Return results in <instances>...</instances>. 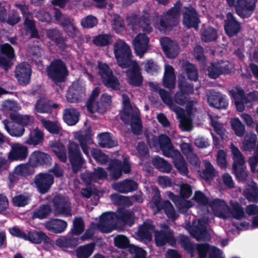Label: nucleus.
<instances>
[{
    "instance_id": "53",
    "label": "nucleus",
    "mask_w": 258,
    "mask_h": 258,
    "mask_svg": "<svg viewBox=\"0 0 258 258\" xmlns=\"http://www.w3.org/2000/svg\"><path fill=\"white\" fill-rule=\"evenodd\" d=\"M51 207L49 205H43L35 210L32 214L33 218L43 219L46 218L51 213Z\"/></svg>"
},
{
    "instance_id": "4",
    "label": "nucleus",
    "mask_w": 258,
    "mask_h": 258,
    "mask_svg": "<svg viewBox=\"0 0 258 258\" xmlns=\"http://www.w3.org/2000/svg\"><path fill=\"white\" fill-rule=\"evenodd\" d=\"M180 15L179 9L175 7L167 13L159 17L155 16L153 19L154 26L160 31H165L169 27L175 25Z\"/></svg>"
},
{
    "instance_id": "54",
    "label": "nucleus",
    "mask_w": 258,
    "mask_h": 258,
    "mask_svg": "<svg viewBox=\"0 0 258 258\" xmlns=\"http://www.w3.org/2000/svg\"><path fill=\"white\" fill-rule=\"evenodd\" d=\"M11 118L13 121L19 122L21 125H29L32 124L34 121L33 117L27 115L11 114Z\"/></svg>"
},
{
    "instance_id": "38",
    "label": "nucleus",
    "mask_w": 258,
    "mask_h": 258,
    "mask_svg": "<svg viewBox=\"0 0 258 258\" xmlns=\"http://www.w3.org/2000/svg\"><path fill=\"white\" fill-rule=\"evenodd\" d=\"M175 84V75L174 69L169 64L165 66L164 76L163 78V85L167 88H173Z\"/></svg>"
},
{
    "instance_id": "9",
    "label": "nucleus",
    "mask_w": 258,
    "mask_h": 258,
    "mask_svg": "<svg viewBox=\"0 0 258 258\" xmlns=\"http://www.w3.org/2000/svg\"><path fill=\"white\" fill-rule=\"evenodd\" d=\"M46 71L48 77L55 83L64 81L68 73L65 65L60 60L52 62Z\"/></svg>"
},
{
    "instance_id": "57",
    "label": "nucleus",
    "mask_w": 258,
    "mask_h": 258,
    "mask_svg": "<svg viewBox=\"0 0 258 258\" xmlns=\"http://www.w3.org/2000/svg\"><path fill=\"white\" fill-rule=\"evenodd\" d=\"M209 117L211 120V125L214 127L217 133L221 137V138L224 139V136L226 133V130L223 125L218 121L217 116H213L211 115H209Z\"/></svg>"
},
{
    "instance_id": "23",
    "label": "nucleus",
    "mask_w": 258,
    "mask_h": 258,
    "mask_svg": "<svg viewBox=\"0 0 258 258\" xmlns=\"http://www.w3.org/2000/svg\"><path fill=\"white\" fill-rule=\"evenodd\" d=\"M197 249L200 258H205L207 252H209L210 258H224L222 251L208 244H198L197 245Z\"/></svg>"
},
{
    "instance_id": "24",
    "label": "nucleus",
    "mask_w": 258,
    "mask_h": 258,
    "mask_svg": "<svg viewBox=\"0 0 258 258\" xmlns=\"http://www.w3.org/2000/svg\"><path fill=\"white\" fill-rule=\"evenodd\" d=\"M85 96L84 87L79 86L77 83H73L69 88L67 94V99L70 102H77L81 101Z\"/></svg>"
},
{
    "instance_id": "44",
    "label": "nucleus",
    "mask_w": 258,
    "mask_h": 258,
    "mask_svg": "<svg viewBox=\"0 0 258 258\" xmlns=\"http://www.w3.org/2000/svg\"><path fill=\"white\" fill-rule=\"evenodd\" d=\"M230 150L233 160V168H236V166L243 165L245 164L244 158L238 148L231 144Z\"/></svg>"
},
{
    "instance_id": "64",
    "label": "nucleus",
    "mask_w": 258,
    "mask_h": 258,
    "mask_svg": "<svg viewBox=\"0 0 258 258\" xmlns=\"http://www.w3.org/2000/svg\"><path fill=\"white\" fill-rule=\"evenodd\" d=\"M106 176L107 173L106 171L103 168L98 167L94 170L89 181L86 180V181L88 183L90 181H96L97 179H104Z\"/></svg>"
},
{
    "instance_id": "5",
    "label": "nucleus",
    "mask_w": 258,
    "mask_h": 258,
    "mask_svg": "<svg viewBox=\"0 0 258 258\" xmlns=\"http://www.w3.org/2000/svg\"><path fill=\"white\" fill-rule=\"evenodd\" d=\"M113 51L118 64L121 68H126L129 63L134 61L131 59L130 46L122 40H117L114 43Z\"/></svg>"
},
{
    "instance_id": "27",
    "label": "nucleus",
    "mask_w": 258,
    "mask_h": 258,
    "mask_svg": "<svg viewBox=\"0 0 258 258\" xmlns=\"http://www.w3.org/2000/svg\"><path fill=\"white\" fill-rule=\"evenodd\" d=\"M149 38L144 34L138 35L133 41V44L137 54L141 57L148 48Z\"/></svg>"
},
{
    "instance_id": "10",
    "label": "nucleus",
    "mask_w": 258,
    "mask_h": 258,
    "mask_svg": "<svg viewBox=\"0 0 258 258\" xmlns=\"http://www.w3.org/2000/svg\"><path fill=\"white\" fill-rule=\"evenodd\" d=\"M147 140L149 145L151 147H155L158 144L163 155L166 157L171 156L172 154L177 151L173 148L170 139L166 135H162L160 136L158 139L154 137H152L150 139L148 137Z\"/></svg>"
},
{
    "instance_id": "37",
    "label": "nucleus",
    "mask_w": 258,
    "mask_h": 258,
    "mask_svg": "<svg viewBox=\"0 0 258 258\" xmlns=\"http://www.w3.org/2000/svg\"><path fill=\"white\" fill-rule=\"evenodd\" d=\"M169 157L173 160L174 164L176 169L183 175H186L188 172L186 164L180 153L177 150L171 154Z\"/></svg>"
},
{
    "instance_id": "63",
    "label": "nucleus",
    "mask_w": 258,
    "mask_h": 258,
    "mask_svg": "<svg viewBox=\"0 0 258 258\" xmlns=\"http://www.w3.org/2000/svg\"><path fill=\"white\" fill-rule=\"evenodd\" d=\"M24 26L26 30L31 34L32 37H37L38 36L37 31L36 29L34 23L29 17H26L24 21Z\"/></svg>"
},
{
    "instance_id": "49",
    "label": "nucleus",
    "mask_w": 258,
    "mask_h": 258,
    "mask_svg": "<svg viewBox=\"0 0 258 258\" xmlns=\"http://www.w3.org/2000/svg\"><path fill=\"white\" fill-rule=\"evenodd\" d=\"M153 164L160 171L163 172L168 173L171 170V165L164 159L157 157L152 161Z\"/></svg>"
},
{
    "instance_id": "59",
    "label": "nucleus",
    "mask_w": 258,
    "mask_h": 258,
    "mask_svg": "<svg viewBox=\"0 0 258 258\" xmlns=\"http://www.w3.org/2000/svg\"><path fill=\"white\" fill-rule=\"evenodd\" d=\"M35 109L39 113H48L51 111V106L45 99L40 98L36 103Z\"/></svg>"
},
{
    "instance_id": "25",
    "label": "nucleus",
    "mask_w": 258,
    "mask_h": 258,
    "mask_svg": "<svg viewBox=\"0 0 258 258\" xmlns=\"http://www.w3.org/2000/svg\"><path fill=\"white\" fill-rule=\"evenodd\" d=\"M163 49L166 56L169 58H174L179 52V47L175 42L167 37H163L160 39Z\"/></svg>"
},
{
    "instance_id": "19",
    "label": "nucleus",
    "mask_w": 258,
    "mask_h": 258,
    "mask_svg": "<svg viewBox=\"0 0 258 258\" xmlns=\"http://www.w3.org/2000/svg\"><path fill=\"white\" fill-rule=\"evenodd\" d=\"M31 74V67L27 63H22L16 68L15 76L21 85H26L29 83Z\"/></svg>"
},
{
    "instance_id": "45",
    "label": "nucleus",
    "mask_w": 258,
    "mask_h": 258,
    "mask_svg": "<svg viewBox=\"0 0 258 258\" xmlns=\"http://www.w3.org/2000/svg\"><path fill=\"white\" fill-rule=\"evenodd\" d=\"M43 140V133L36 128L30 132L29 138L25 141L28 145H36L40 143Z\"/></svg>"
},
{
    "instance_id": "6",
    "label": "nucleus",
    "mask_w": 258,
    "mask_h": 258,
    "mask_svg": "<svg viewBox=\"0 0 258 258\" xmlns=\"http://www.w3.org/2000/svg\"><path fill=\"white\" fill-rule=\"evenodd\" d=\"M151 188L154 197L150 202V206L153 213L155 214L159 212L162 206L168 218L173 220L175 219L177 217V214L175 212L174 208L171 204L168 201H165L161 203L160 201V195L159 190L156 187L152 186Z\"/></svg>"
},
{
    "instance_id": "3",
    "label": "nucleus",
    "mask_w": 258,
    "mask_h": 258,
    "mask_svg": "<svg viewBox=\"0 0 258 258\" xmlns=\"http://www.w3.org/2000/svg\"><path fill=\"white\" fill-rule=\"evenodd\" d=\"M122 102L124 108L121 114L122 120L125 123L131 124L134 134L137 135L141 134L142 125L138 109L131 105L129 98L126 95H122Z\"/></svg>"
},
{
    "instance_id": "55",
    "label": "nucleus",
    "mask_w": 258,
    "mask_h": 258,
    "mask_svg": "<svg viewBox=\"0 0 258 258\" xmlns=\"http://www.w3.org/2000/svg\"><path fill=\"white\" fill-rule=\"evenodd\" d=\"M112 36L110 34H101L95 36L93 43L97 46H103L111 43Z\"/></svg>"
},
{
    "instance_id": "50",
    "label": "nucleus",
    "mask_w": 258,
    "mask_h": 258,
    "mask_svg": "<svg viewBox=\"0 0 258 258\" xmlns=\"http://www.w3.org/2000/svg\"><path fill=\"white\" fill-rule=\"evenodd\" d=\"M244 195L249 201H254L258 199V188L255 183L248 185L244 190Z\"/></svg>"
},
{
    "instance_id": "61",
    "label": "nucleus",
    "mask_w": 258,
    "mask_h": 258,
    "mask_svg": "<svg viewBox=\"0 0 258 258\" xmlns=\"http://www.w3.org/2000/svg\"><path fill=\"white\" fill-rule=\"evenodd\" d=\"M149 15L147 13H145L139 23L136 25V28L140 26L142 28L143 30L146 32H150L152 31V27L150 26V20L148 19Z\"/></svg>"
},
{
    "instance_id": "11",
    "label": "nucleus",
    "mask_w": 258,
    "mask_h": 258,
    "mask_svg": "<svg viewBox=\"0 0 258 258\" xmlns=\"http://www.w3.org/2000/svg\"><path fill=\"white\" fill-rule=\"evenodd\" d=\"M99 73L104 85L113 89L119 88V83L117 78L113 76L108 66L102 62L98 63Z\"/></svg>"
},
{
    "instance_id": "56",
    "label": "nucleus",
    "mask_w": 258,
    "mask_h": 258,
    "mask_svg": "<svg viewBox=\"0 0 258 258\" xmlns=\"http://www.w3.org/2000/svg\"><path fill=\"white\" fill-rule=\"evenodd\" d=\"M40 120L43 126L49 132L52 134H58L60 132L61 128L57 124V122L50 121L49 120H46L43 118H41Z\"/></svg>"
},
{
    "instance_id": "18",
    "label": "nucleus",
    "mask_w": 258,
    "mask_h": 258,
    "mask_svg": "<svg viewBox=\"0 0 258 258\" xmlns=\"http://www.w3.org/2000/svg\"><path fill=\"white\" fill-rule=\"evenodd\" d=\"M256 0H237L235 7L237 14L242 18L251 15L254 11Z\"/></svg>"
},
{
    "instance_id": "51",
    "label": "nucleus",
    "mask_w": 258,
    "mask_h": 258,
    "mask_svg": "<svg viewBox=\"0 0 258 258\" xmlns=\"http://www.w3.org/2000/svg\"><path fill=\"white\" fill-rule=\"evenodd\" d=\"M256 135L254 133L247 134L243 142L242 148L245 151H251L254 147Z\"/></svg>"
},
{
    "instance_id": "46",
    "label": "nucleus",
    "mask_w": 258,
    "mask_h": 258,
    "mask_svg": "<svg viewBox=\"0 0 258 258\" xmlns=\"http://www.w3.org/2000/svg\"><path fill=\"white\" fill-rule=\"evenodd\" d=\"M52 150L57 157L62 162H66L67 159L66 151L64 146L59 142H56L51 145Z\"/></svg>"
},
{
    "instance_id": "20",
    "label": "nucleus",
    "mask_w": 258,
    "mask_h": 258,
    "mask_svg": "<svg viewBox=\"0 0 258 258\" xmlns=\"http://www.w3.org/2000/svg\"><path fill=\"white\" fill-rule=\"evenodd\" d=\"M11 150L9 154V159L10 160H25L28 155V148L20 144L14 143L11 145Z\"/></svg>"
},
{
    "instance_id": "39",
    "label": "nucleus",
    "mask_w": 258,
    "mask_h": 258,
    "mask_svg": "<svg viewBox=\"0 0 258 258\" xmlns=\"http://www.w3.org/2000/svg\"><path fill=\"white\" fill-rule=\"evenodd\" d=\"M112 187L115 190L127 193L137 189V184L133 181L125 180L121 182L113 184Z\"/></svg>"
},
{
    "instance_id": "62",
    "label": "nucleus",
    "mask_w": 258,
    "mask_h": 258,
    "mask_svg": "<svg viewBox=\"0 0 258 258\" xmlns=\"http://www.w3.org/2000/svg\"><path fill=\"white\" fill-rule=\"evenodd\" d=\"M233 172L237 179L240 181L246 180L247 177V173L244 164L242 166H236V168H233Z\"/></svg>"
},
{
    "instance_id": "52",
    "label": "nucleus",
    "mask_w": 258,
    "mask_h": 258,
    "mask_svg": "<svg viewBox=\"0 0 258 258\" xmlns=\"http://www.w3.org/2000/svg\"><path fill=\"white\" fill-rule=\"evenodd\" d=\"M231 125L235 134L238 137H242L245 133V126L238 118H233L231 119Z\"/></svg>"
},
{
    "instance_id": "16",
    "label": "nucleus",
    "mask_w": 258,
    "mask_h": 258,
    "mask_svg": "<svg viewBox=\"0 0 258 258\" xmlns=\"http://www.w3.org/2000/svg\"><path fill=\"white\" fill-rule=\"evenodd\" d=\"M52 202L54 205V212L55 216L59 215H71L70 204L68 198L61 195H58L54 197Z\"/></svg>"
},
{
    "instance_id": "28",
    "label": "nucleus",
    "mask_w": 258,
    "mask_h": 258,
    "mask_svg": "<svg viewBox=\"0 0 258 258\" xmlns=\"http://www.w3.org/2000/svg\"><path fill=\"white\" fill-rule=\"evenodd\" d=\"M229 66L230 64L228 62L225 61L211 64L208 68L209 77L213 79H216L221 74L228 73Z\"/></svg>"
},
{
    "instance_id": "29",
    "label": "nucleus",
    "mask_w": 258,
    "mask_h": 258,
    "mask_svg": "<svg viewBox=\"0 0 258 258\" xmlns=\"http://www.w3.org/2000/svg\"><path fill=\"white\" fill-rule=\"evenodd\" d=\"M199 20L194 9L186 8L183 14V23L187 28L197 29Z\"/></svg>"
},
{
    "instance_id": "41",
    "label": "nucleus",
    "mask_w": 258,
    "mask_h": 258,
    "mask_svg": "<svg viewBox=\"0 0 258 258\" xmlns=\"http://www.w3.org/2000/svg\"><path fill=\"white\" fill-rule=\"evenodd\" d=\"M50 159V158L47 154L43 152L35 151L31 154L30 162L33 166H36L48 163Z\"/></svg>"
},
{
    "instance_id": "33",
    "label": "nucleus",
    "mask_w": 258,
    "mask_h": 258,
    "mask_svg": "<svg viewBox=\"0 0 258 258\" xmlns=\"http://www.w3.org/2000/svg\"><path fill=\"white\" fill-rule=\"evenodd\" d=\"M1 50L3 54L7 56V58L0 56V66L7 69L11 65L10 59L14 56V49L10 44L5 43L1 46Z\"/></svg>"
},
{
    "instance_id": "58",
    "label": "nucleus",
    "mask_w": 258,
    "mask_h": 258,
    "mask_svg": "<svg viewBox=\"0 0 258 258\" xmlns=\"http://www.w3.org/2000/svg\"><path fill=\"white\" fill-rule=\"evenodd\" d=\"M192 200L196 202L199 206H209V203L211 199L206 196L201 191H196L192 198Z\"/></svg>"
},
{
    "instance_id": "36",
    "label": "nucleus",
    "mask_w": 258,
    "mask_h": 258,
    "mask_svg": "<svg viewBox=\"0 0 258 258\" xmlns=\"http://www.w3.org/2000/svg\"><path fill=\"white\" fill-rule=\"evenodd\" d=\"M154 227L148 223H144L139 230L136 232L137 238L142 241H151L152 233L154 231Z\"/></svg>"
},
{
    "instance_id": "22",
    "label": "nucleus",
    "mask_w": 258,
    "mask_h": 258,
    "mask_svg": "<svg viewBox=\"0 0 258 258\" xmlns=\"http://www.w3.org/2000/svg\"><path fill=\"white\" fill-rule=\"evenodd\" d=\"M24 240L37 244H40L42 242L50 245L53 244V241L45 233L35 230L29 231L27 234L26 233V237Z\"/></svg>"
},
{
    "instance_id": "12",
    "label": "nucleus",
    "mask_w": 258,
    "mask_h": 258,
    "mask_svg": "<svg viewBox=\"0 0 258 258\" xmlns=\"http://www.w3.org/2000/svg\"><path fill=\"white\" fill-rule=\"evenodd\" d=\"M69 159L72 163L73 170L76 172L84 163V159L77 143L70 142L68 145Z\"/></svg>"
},
{
    "instance_id": "7",
    "label": "nucleus",
    "mask_w": 258,
    "mask_h": 258,
    "mask_svg": "<svg viewBox=\"0 0 258 258\" xmlns=\"http://www.w3.org/2000/svg\"><path fill=\"white\" fill-rule=\"evenodd\" d=\"M229 93L233 98L237 110L239 112H242L244 110L245 104L258 100V92L249 93L246 97L243 90L240 87H236L230 90Z\"/></svg>"
},
{
    "instance_id": "35",
    "label": "nucleus",
    "mask_w": 258,
    "mask_h": 258,
    "mask_svg": "<svg viewBox=\"0 0 258 258\" xmlns=\"http://www.w3.org/2000/svg\"><path fill=\"white\" fill-rule=\"evenodd\" d=\"M208 101L211 106L218 108H225L228 105L226 97L218 92L211 93Z\"/></svg>"
},
{
    "instance_id": "26",
    "label": "nucleus",
    "mask_w": 258,
    "mask_h": 258,
    "mask_svg": "<svg viewBox=\"0 0 258 258\" xmlns=\"http://www.w3.org/2000/svg\"><path fill=\"white\" fill-rule=\"evenodd\" d=\"M224 28L226 34L229 36L232 37L240 32L241 26L240 24L234 18L233 15L229 13L227 15Z\"/></svg>"
},
{
    "instance_id": "21",
    "label": "nucleus",
    "mask_w": 258,
    "mask_h": 258,
    "mask_svg": "<svg viewBox=\"0 0 258 258\" xmlns=\"http://www.w3.org/2000/svg\"><path fill=\"white\" fill-rule=\"evenodd\" d=\"M127 68H129L126 72L128 82L133 86H140L142 83L143 79L137 62H131Z\"/></svg>"
},
{
    "instance_id": "31",
    "label": "nucleus",
    "mask_w": 258,
    "mask_h": 258,
    "mask_svg": "<svg viewBox=\"0 0 258 258\" xmlns=\"http://www.w3.org/2000/svg\"><path fill=\"white\" fill-rule=\"evenodd\" d=\"M165 229L164 231H155V239L156 244L157 246H160L168 242H172L173 241V235L166 225L162 226Z\"/></svg>"
},
{
    "instance_id": "2",
    "label": "nucleus",
    "mask_w": 258,
    "mask_h": 258,
    "mask_svg": "<svg viewBox=\"0 0 258 258\" xmlns=\"http://www.w3.org/2000/svg\"><path fill=\"white\" fill-rule=\"evenodd\" d=\"M134 221L132 213L125 210L118 211L117 214L107 212L103 214L97 224V227L102 232L109 233L112 231L117 224L123 223L131 226Z\"/></svg>"
},
{
    "instance_id": "42",
    "label": "nucleus",
    "mask_w": 258,
    "mask_h": 258,
    "mask_svg": "<svg viewBox=\"0 0 258 258\" xmlns=\"http://www.w3.org/2000/svg\"><path fill=\"white\" fill-rule=\"evenodd\" d=\"M204 169L201 174L203 178L207 181H210L217 175V172L211 163L208 160H204Z\"/></svg>"
},
{
    "instance_id": "40",
    "label": "nucleus",
    "mask_w": 258,
    "mask_h": 258,
    "mask_svg": "<svg viewBox=\"0 0 258 258\" xmlns=\"http://www.w3.org/2000/svg\"><path fill=\"white\" fill-rule=\"evenodd\" d=\"M98 144L103 148H110L117 145L115 138L108 133H103L98 136Z\"/></svg>"
},
{
    "instance_id": "60",
    "label": "nucleus",
    "mask_w": 258,
    "mask_h": 258,
    "mask_svg": "<svg viewBox=\"0 0 258 258\" xmlns=\"http://www.w3.org/2000/svg\"><path fill=\"white\" fill-rule=\"evenodd\" d=\"M232 206V211H230V215L236 219H241L244 216V211L242 207L237 202H230Z\"/></svg>"
},
{
    "instance_id": "15",
    "label": "nucleus",
    "mask_w": 258,
    "mask_h": 258,
    "mask_svg": "<svg viewBox=\"0 0 258 258\" xmlns=\"http://www.w3.org/2000/svg\"><path fill=\"white\" fill-rule=\"evenodd\" d=\"M209 207L214 215L217 217L226 219L230 216L229 208L223 200L211 198Z\"/></svg>"
},
{
    "instance_id": "1",
    "label": "nucleus",
    "mask_w": 258,
    "mask_h": 258,
    "mask_svg": "<svg viewBox=\"0 0 258 258\" xmlns=\"http://www.w3.org/2000/svg\"><path fill=\"white\" fill-rule=\"evenodd\" d=\"M180 91L177 92L173 101L170 98L169 94L164 90L159 89V93L163 101L170 108L174 111L178 118L180 119V127L183 131H190L192 128V118L196 109L192 106L186 107V111H184L181 108L175 105V103L179 105H183L186 101L185 94H188L192 92L193 86H184L181 82L179 83Z\"/></svg>"
},
{
    "instance_id": "43",
    "label": "nucleus",
    "mask_w": 258,
    "mask_h": 258,
    "mask_svg": "<svg viewBox=\"0 0 258 258\" xmlns=\"http://www.w3.org/2000/svg\"><path fill=\"white\" fill-rule=\"evenodd\" d=\"M79 112L74 108H68L63 111V119L70 125L75 124L79 120Z\"/></svg>"
},
{
    "instance_id": "13",
    "label": "nucleus",
    "mask_w": 258,
    "mask_h": 258,
    "mask_svg": "<svg viewBox=\"0 0 258 258\" xmlns=\"http://www.w3.org/2000/svg\"><path fill=\"white\" fill-rule=\"evenodd\" d=\"M208 222V219L194 221L192 226L186 225V228L198 240L205 239L207 238V225Z\"/></svg>"
},
{
    "instance_id": "17",
    "label": "nucleus",
    "mask_w": 258,
    "mask_h": 258,
    "mask_svg": "<svg viewBox=\"0 0 258 258\" xmlns=\"http://www.w3.org/2000/svg\"><path fill=\"white\" fill-rule=\"evenodd\" d=\"M53 181V176L47 173H39L35 176L34 180L38 190L43 194L48 192Z\"/></svg>"
},
{
    "instance_id": "47",
    "label": "nucleus",
    "mask_w": 258,
    "mask_h": 258,
    "mask_svg": "<svg viewBox=\"0 0 258 258\" xmlns=\"http://www.w3.org/2000/svg\"><path fill=\"white\" fill-rule=\"evenodd\" d=\"M15 170L16 175L22 177L28 176L34 172L33 166L29 164H21L17 165Z\"/></svg>"
},
{
    "instance_id": "32",
    "label": "nucleus",
    "mask_w": 258,
    "mask_h": 258,
    "mask_svg": "<svg viewBox=\"0 0 258 258\" xmlns=\"http://www.w3.org/2000/svg\"><path fill=\"white\" fill-rule=\"evenodd\" d=\"M74 138L79 142L84 153L89 157L90 146L93 143L90 137L85 136L82 132L80 131L75 133Z\"/></svg>"
},
{
    "instance_id": "48",
    "label": "nucleus",
    "mask_w": 258,
    "mask_h": 258,
    "mask_svg": "<svg viewBox=\"0 0 258 258\" xmlns=\"http://www.w3.org/2000/svg\"><path fill=\"white\" fill-rule=\"evenodd\" d=\"M94 249V244L92 243L80 246L76 250L78 258H88L92 253Z\"/></svg>"
},
{
    "instance_id": "8",
    "label": "nucleus",
    "mask_w": 258,
    "mask_h": 258,
    "mask_svg": "<svg viewBox=\"0 0 258 258\" xmlns=\"http://www.w3.org/2000/svg\"><path fill=\"white\" fill-rule=\"evenodd\" d=\"M100 93V90L98 88H96L92 92L91 95L87 102L86 106L88 110L91 113L97 112L99 113L103 114L106 110V106L111 104V96L107 94H104L101 96L100 101L101 105L100 106L93 105L95 102V97H97Z\"/></svg>"
},
{
    "instance_id": "34",
    "label": "nucleus",
    "mask_w": 258,
    "mask_h": 258,
    "mask_svg": "<svg viewBox=\"0 0 258 258\" xmlns=\"http://www.w3.org/2000/svg\"><path fill=\"white\" fill-rule=\"evenodd\" d=\"M44 226L47 230L53 233H60L66 230L67 223L63 220L53 219L46 222Z\"/></svg>"
},
{
    "instance_id": "30",
    "label": "nucleus",
    "mask_w": 258,
    "mask_h": 258,
    "mask_svg": "<svg viewBox=\"0 0 258 258\" xmlns=\"http://www.w3.org/2000/svg\"><path fill=\"white\" fill-rule=\"evenodd\" d=\"M3 122L5 130L11 136L20 137L24 134L25 128L19 122L9 121L7 119H4Z\"/></svg>"
},
{
    "instance_id": "14",
    "label": "nucleus",
    "mask_w": 258,
    "mask_h": 258,
    "mask_svg": "<svg viewBox=\"0 0 258 258\" xmlns=\"http://www.w3.org/2000/svg\"><path fill=\"white\" fill-rule=\"evenodd\" d=\"M109 171V175L113 179L119 178L122 174V170L124 173L130 172V164L128 160L124 159L122 164L118 160H114L110 162L107 168Z\"/></svg>"
}]
</instances>
